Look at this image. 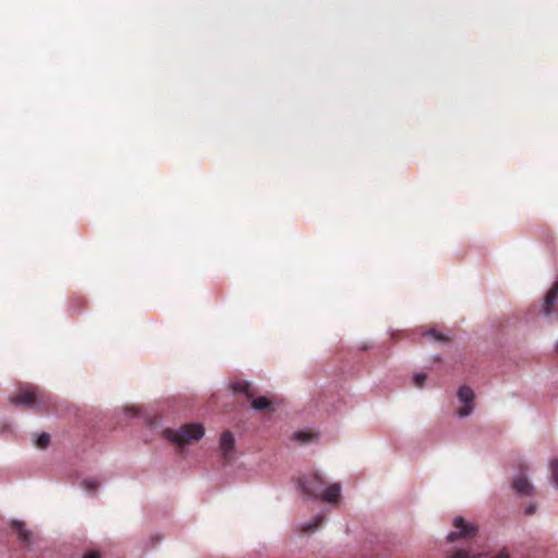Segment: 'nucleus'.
Returning a JSON list of instances; mask_svg holds the SVG:
<instances>
[{"label": "nucleus", "mask_w": 558, "mask_h": 558, "mask_svg": "<svg viewBox=\"0 0 558 558\" xmlns=\"http://www.w3.org/2000/svg\"><path fill=\"white\" fill-rule=\"evenodd\" d=\"M458 398L462 403H464V405L458 410V415L461 417L470 415L473 410V390L468 386H462L458 391Z\"/></svg>", "instance_id": "nucleus-6"}, {"label": "nucleus", "mask_w": 558, "mask_h": 558, "mask_svg": "<svg viewBox=\"0 0 558 558\" xmlns=\"http://www.w3.org/2000/svg\"><path fill=\"white\" fill-rule=\"evenodd\" d=\"M534 512H535V506H532V505H531V506H529V507L525 509V513H526L527 515H531V514H533Z\"/></svg>", "instance_id": "nucleus-21"}, {"label": "nucleus", "mask_w": 558, "mask_h": 558, "mask_svg": "<svg viewBox=\"0 0 558 558\" xmlns=\"http://www.w3.org/2000/svg\"><path fill=\"white\" fill-rule=\"evenodd\" d=\"M294 438L301 442H308L312 440L313 435L307 432H298L295 433Z\"/></svg>", "instance_id": "nucleus-15"}, {"label": "nucleus", "mask_w": 558, "mask_h": 558, "mask_svg": "<svg viewBox=\"0 0 558 558\" xmlns=\"http://www.w3.org/2000/svg\"><path fill=\"white\" fill-rule=\"evenodd\" d=\"M50 442V436L47 433H43L38 436L35 441L36 447L40 449H45Z\"/></svg>", "instance_id": "nucleus-12"}, {"label": "nucleus", "mask_w": 558, "mask_h": 558, "mask_svg": "<svg viewBox=\"0 0 558 558\" xmlns=\"http://www.w3.org/2000/svg\"><path fill=\"white\" fill-rule=\"evenodd\" d=\"M424 336L433 339L434 341H447L448 340V337L438 332L435 329L428 330Z\"/></svg>", "instance_id": "nucleus-13"}, {"label": "nucleus", "mask_w": 558, "mask_h": 558, "mask_svg": "<svg viewBox=\"0 0 558 558\" xmlns=\"http://www.w3.org/2000/svg\"><path fill=\"white\" fill-rule=\"evenodd\" d=\"M234 447V437L230 432L222 433L220 437V449L222 451L223 459L229 461Z\"/></svg>", "instance_id": "nucleus-7"}, {"label": "nucleus", "mask_w": 558, "mask_h": 558, "mask_svg": "<svg viewBox=\"0 0 558 558\" xmlns=\"http://www.w3.org/2000/svg\"><path fill=\"white\" fill-rule=\"evenodd\" d=\"M450 558H477V556L470 555L466 550H457Z\"/></svg>", "instance_id": "nucleus-17"}, {"label": "nucleus", "mask_w": 558, "mask_h": 558, "mask_svg": "<svg viewBox=\"0 0 558 558\" xmlns=\"http://www.w3.org/2000/svg\"><path fill=\"white\" fill-rule=\"evenodd\" d=\"M12 529L17 534L19 539L23 544H29L31 543V533L25 529L24 523L20 521H13L12 522Z\"/></svg>", "instance_id": "nucleus-10"}, {"label": "nucleus", "mask_w": 558, "mask_h": 558, "mask_svg": "<svg viewBox=\"0 0 558 558\" xmlns=\"http://www.w3.org/2000/svg\"><path fill=\"white\" fill-rule=\"evenodd\" d=\"M453 526L458 530L457 532H451L448 534L447 539L450 543H453L458 538H472L476 535L477 529L473 524H469L464 521L463 518L458 517L453 521Z\"/></svg>", "instance_id": "nucleus-5"}, {"label": "nucleus", "mask_w": 558, "mask_h": 558, "mask_svg": "<svg viewBox=\"0 0 558 558\" xmlns=\"http://www.w3.org/2000/svg\"><path fill=\"white\" fill-rule=\"evenodd\" d=\"M204 426L198 423H190L181 426L179 429L167 428L163 436L177 445L179 449L198 441L204 436Z\"/></svg>", "instance_id": "nucleus-3"}, {"label": "nucleus", "mask_w": 558, "mask_h": 558, "mask_svg": "<svg viewBox=\"0 0 558 558\" xmlns=\"http://www.w3.org/2000/svg\"><path fill=\"white\" fill-rule=\"evenodd\" d=\"M298 484L302 493L313 499L336 502L340 497V485L335 483L326 487V481L316 472L302 475Z\"/></svg>", "instance_id": "nucleus-1"}, {"label": "nucleus", "mask_w": 558, "mask_h": 558, "mask_svg": "<svg viewBox=\"0 0 558 558\" xmlns=\"http://www.w3.org/2000/svg\"><path fill=\"white\" fill-rule=\"evenodd\" d=\"M84 484H85V487H87L89 489H95L98 486V484L95 483V482H87V481H85Z\"/></svg>", "instance_id": "nucleus-19"}, {"label": "nucleus", "mask_w": 558, "mask_h": 558, "mask_svg": "<svg viewBox=\"0 0 558 558\" xmlns=\"http://www.w3.org/2000/svg\"><path fill=\"white\" fill-rule=\"evenodd\" d=\"M557 299H558V281L553 284V287L550 288V290L548 291V293L545 296L543 312L546 315H549L551 313L553 304L557 301Z\"/></svg>", "instance_id": "nucleus-9"}, {"label": "nucleus", "mask_w": 558, "mask_h": 558, "mask_svg": "<svg viewBox=\"0 0 558 558\" xmlns=\"http://www.w3.org/2000/svg\"><path fill=\"white\" fill-rule=\"evenodd\" d=\"M232 389L235 393H243L248 400H252V408L255 410L263 411L270 408V401L266 397L253 398L254 390L247 381H236L233 384Z\"/></svg>", "instance_id": "nucleus-4"}, {"label": "nucleus", "mask_w": 558, "mask_h": 558, "mask_svg": "<svg viewBox=\"0 0 558 558\" xmlns=\"http://www.w3.org/2000/svg\"><path fill=\"white\" fill-rule=\"evenodd\" d=\"M425 380H426V374H424V373H417L413 377L414 385L418 388L423 387Z\"/></svg>", "instance_id": "nucleus-16"}, {"label": "nucleus", "mask_w": 558, "mask_h": 558, "mask_svg": "<svg viewBox=\"0 0 558 558\" xmlns=\"http://www.w3.org/2000/svg\"><path fill=\"white\" fill-rule=\"evenodd\" d=\"M551 481L558 487V459L550 462Z\"/></svg>", "instance_id": "nucleus-14"}, {"label": "nucleus", "mask_w": 558, "mask_h": 558, "mask_svg": "<svg viewBox=\"0 0 558 558\" xmlns=\"http://www.w3.org/2000/svg\"><path fill=\"white\" fill-rule=\"evenodd\" d=\"M10 402L14 405L43 411L49 407L51 397L36 386L26 385L20 388L16 396L10 398Z\"/></svg>", "instance_id": "nucleus-2"}, {"label": "nucleus", "mask_w": 558, "mask_h": 558, "mask_svg": "<svg viewBox=\"0 0 558 558\" xmlns=\"http://www.w3.org/2000/svg\"><path fill=\"white\" fill-rule=\"evenodd\" d=\"M512 487L521 496H530L534 490L533 485L524 476L517 477L512 483Z\"/></svg>", "instance_id": "nucleus-8"}, {"label": "nucleus", "mask_w": 558, "mask_h": 558, "mask_svg": "<svg viewBox=\"0 0 558 558\" xmlns=\"http://www.w3.org/2000/svg\"><path fill=\"white\" fill-rule=\"evenodd\" d=\"M83 558H100V556L97 551H89L85 554Z\"/></svg>", "instance_id": "nucleus-18"}, {"label": "nucleus", "mask_w": 558, "mask_h": 558, "mask_svg": "<svg viewBox=\"0 0 558 558\" xmlns=\"http://www.w3.org/2000/svg\"><path fill=\"white\" fill-rule=\"evenodd\" d=\"M494 558H509V554L506 550H501L498 555H496Z\"/></svg>", "instance_id": "nucleus-20"}, {"label": "nucleus", "mask_w": 558, "mask_h": 558, "mask_svg": "<svg viewBox=\"0 0 558 558\" xmlns=\"http://www.w3.org/2000/svg\"><path fill=\"white\" fill-rule=\"evenodd\" d=\"M557 351H558V343H557Z\"/></svg>", "instance_id": "nucleus-22"}, {"label": "nucleus", "mask_w": 558, "mask_h": 558, "mask_svg": "<svg viewBox=\"0 0 558 558\" xmlns=\"http://www.w3.org/2000/svg\"><path fill=\"white\" fill-rule=\"evenodd\" d=\"M323 522H324V517L317 515L312 523H310L303 527V531L306 533L314 532L315 530L318 529V526L322 525Z\"/></svg>", "instance_id": "nucleus-11"}]
</instances>
